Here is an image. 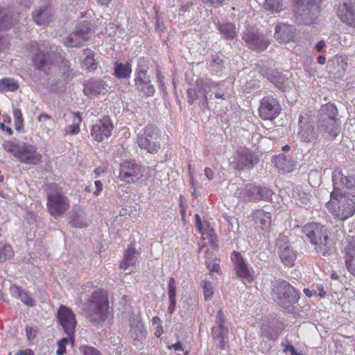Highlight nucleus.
<instances>
[{"mask_svg":"<svg viewBox=\"0 0 355 355\" xmlns=\"http://www.w3.org/2000/svg\"><path fill=\"white\" fill-rule=\"evenodd\" d=\"M332 182L334 189L326 208L335 218L346 220L355 213V178L335 171Z\"/></svg>","mask_w":355,"mask_h":355,"instance_id":"nucleus-1","label":"nucleus"},{"mask_svg":"<svg viewBox=\"0 0 355 355\" xmlns=\"http://www.w3.org/2000/svg\"><path fill=\"white\" fill-rule=\"evenodd\" d=\"M109 300L102 289L92 292L90 298L84 304V310L89 322L94 326L101 325L107 318Z\"/></svg>","mask_w":355,"mask_h":355,"instance_id":"nucleus-2","label":"nucleus"},{"mask_svg":"<svg viewBox=\"0 0 355 355\" xmlns=\"http://www.w3.org/2000/svg\"><path fill=\"white\" fill-rule=\"evenodd\" d=\"M301 232L315 246L317 253L322 256L331 254V242L324 225L318 223H309L301 228Z\"/></svg>","mask_w":355,"mask_h":355,"instance_id":"nucleus-3","label":"nucleus"},{"mask_svg":"<svg viewBox=\"0 0 355 355\" xmlns=\"http://www.w3.org/2000/svg\"><path fill=\"white\" fill-rule=\"evenodd\" d=\"M57 48L51 46L49 42L38 44L37 51L33 55V64L35 69L46 75L56 67Z\"/></svg>","mask_w":355,"mask_h":355,"instance_id":"nucleus-4","label":"nucleus"},{"mask_svg":"<svg viewBox=\"0 0 355 355\" xmlns=\"http://www.w3.org/2000/svg\"><path fill=\"white\" fill-rule=\"evenodd\" d=\"M3 146L4 150L12 153L13 156L23 164L37 165L42 161V155L31 144L6 141Z\"/></svg>","mask_w":355,"mask_h":355,"instance_id":"nucleus-5","label":"nucleus"},{"mask_svg":"<svg viewBox=\"0 0 355 355\" xmlns=\"http://www.w3.org/2000/svg\"><path fill=\"white\" fill-rule=\"evenodd\" d=\"M149 62L144 58H140L135 71L134 85L136 92L142 97H152L155 93V87L148 75Z\"/></svg>","mask_w":355,"mask_h":355,"instance_id":"nucleus-6","label":"nucleus"},{"mask_svg":"<svg viewBox=\"0 0 355 355\" xmlns=\"http://www.w3.org/2000/svg\"><path fill=\"white\" fill-rule=\"evenodd\" d=\"M275 302L283 308H289L298 302L300 293L285 280L276 281L272 288Z\"/></svg>","mask_w":355,"mask_h":355,"instance_id":"nucleus-7","label":"nucleus"},{"mask_svg":"<svg viewBox=\"0 0 355 355\" xmlns=\"http://www.w3.org/2000/svg\"><path fill=\"white\" fill-rule=\"evenodd\" d=\"M160 137L158 128L153 124H148L138 132L137 144L140 149L150 154H156L161 148Z\"/></svg>","mask_w":355,"mask_h":355,"instance_id":"nucleus-8","label":"nucleus"},{"mask_svg":"<svg viewBox=\"0 0 355 355\" xmlns=\"http://www.w3.org/2000/svg\"><path fill=\"white\" fill-rule=\"evenodd\" d=\"M295 4V15L300 24L311 25L319 13V6L315 0H293Z\"/></svg>","mask_w":355,"mask_h":355,"instance_id":"nucleus-9","label":"nucleus"},{"mask_svg":"<svg viewBox=\"0 0 355 355\" xmlns=\"http://www.w3.org/2000/svg\"><path fill=\"white\" fill-rule=\"evenodd\" d=\"M239 198L244 201L259 202L260 200L271 202L273 191L266 187L256 185L254 184H247L243 187L238 190Z\"/></svg>","mask_w":355,"mask_h":355,"instance_id":"nucleus-10","label":"nucleus"},{"mask_svg":"<svg viewBox=\"0 0 355 355\" xmlns=\"http://www.w3.org/2000/svg\"><path fill=\"white\" fill-rule=\"evenodd\" d=\"M91 35V24L85 21L76 25L74 31L62 39V43L69 48H80L89 40Z\"/></svg>","mask_w":355,"mask_h":355,"instance_id":"nucleus-11","label":"nucleus"},{"mask_svg":"<svg viewBox=\"0 0 355 355\" xmlns=\"http://www.w3.org/2000/svg\"><path fill=\"white\" fill-rule=\"evenodd\" d=\"M277 253L282 263L288 268L295 264L297 252L290 244L289 239L284 234H279L276 242Z\"/></svg>","mask_w":355,"mask_h":355,"instance_id":"nucleus-12","label":"nucleus"},{"mask_svg":"<svg viewBox=\"0 0 355 355\" xmlns=\"http://www.w3.org/2000/svg\"><path fill=\"white\" fill-rule=\"evenodd\" d=\"M46 200L48 211L55 218L62 216L70 207L68 198L61 193H49Z\"/></svg>","mask_w":355,"mask_h":355,"instance_id":"nucleus-13","label":"nucleus"},{"mask_svg":"<svg viewBox=\"0 0 355 355\" xmlns=\"http://www.w3.org/2000/svg\"><path fill=\"white\" fill-rule=\"evenodd\" d=\"M144 169L135 160H126L121 164L119 178L127 183H135L144 175Z\"/></svg>","mask_w":355,"mask_h":355,"instance_id":"nucleus-14","label":"nucleus"},{"mask_svg":"<svg viewBox=\"0 0 355 355\" xmlns=\"http://www.w3.org/2000/svg\"><path fill=\"white\" fill-rule=\"evenodd\" d=\"M259 71L263 77H266L270 83L282 91H284L289 86L288 78L281 72L272 67V62L267 64L261 62L259 64Z\"/></svg>","mask_w":355,"mask_h":355,"instance_id":"nucleus-15","label":"nucleus"},{"mask_svg":"<svg viewBox=\"0 0 355 355\" xmlns=\"http://www.w3.org/2000/svg\"><path fill=\"white\" fill-rule=\"evenodd\" d=\"M57 319L64 332L73 340L76 327L75 313L67 306L60 305L57 311Z\"/></svg>","mask_w":355,"mask_h":355,"instance_id":"nucleus-16","label":"nucleus"},{"mask_svg":"<svg viewBox=\"0 0 355 355\" xmlns=\"http://www.w3.org/2000/svg\"><path fill=\"white\" fill-rule=\"evenodd\" d=\"M228 328L225 327L224 314L219 310L216 315L215 326L211 328V336L216 345L221 349L225 348L228 342Z\"/></svg>","mask_w":355,"mask_h":355,"instance_id":"nucleus-17","label":"nucleus"},{"mask_svg":"<svg viewBox=\"0 0 355 355\" xmlns=\"http://www.w3.org/2000/svg\"><path fill=\"white\" fill-rule=\"evenodd\" d=\"M231 260L234 264V270L238 277L243 282H247L248 283L253 282L252 268L240 252L233 251L231 254Z\"/></svg>","mask_w":355,"mask_h":355,"instance_id":"nucleus-18","label":"nucleus"},{"mask_svg":"<svg viewBox=\"0 0 355 355\" xmlns=\"http://www.w3.org/2000/svg\"><path fill=\"white\" fill-rule=\"evenodd\" d=\"M242 39L246 46L254 51H263L269 44V41L266 37L257 31L246 30L243 33Z\"/></svg>","mask_w":355,"mask_h":355,"instance_id":"nucleus-19","label":"nucleus"},{"mask_svg":"<svg viewBox=\"0 0 355 355\" xmlns=\"http://www.w3.org/2000/svg\"><path fill=\"white\" fill-rule=\"evenodd\" d=\"M114 124L110 117L104 116L100 119L91 128V135L97 142L103 141L112 135Z\"/></svg>","mask_w":355,"mask_h":355,"instance_id":"nucleus-20","label":"nucleus"},{"mask_svg":"<svg viewBox=\"0 0 355 355\" xmlns=\"http://www.w3.org/2000/svg\"><path fill=\"white\" fill-rule=\"evenodd\" d=\"M280 112L281 106L276 98L269 96L261 99L259 113L263 120H272Z\"/></svg>","mask_w":355,"mask_h":355,"instance_id":"nucleus-21","label":"nucleus"},{"mask_svg":"<svg viewBox=\"0 0 355 355\" xmlns=\"http://www.w3.org/2000/svg\"><path fill=\"white\" fill-rule=\"evenodd\" d=\"M203 84L204 79H198L196 80V85L187 90L188 103L193 105L195 101L199 100V107L201 110L209 109L207 92Z\"/></svg>","mask_w":355,"mask_h":355,"instance_id":"nucleus-22","label":"nucleus"},{"mask_svg":"<svg viewBox=\"0 0 355 355\" xmlns=\"http://www.w3.org/2000/svg\"><path fill=\"white\" fill-rule=\"evenodd\" d=\"M336 15L341 22L355 29V2L345 0L339 3L336 8Z\"/></svg>","mask_w":355,"mask_h":355,"instance_id":"nucleus-23","label":"nucleus"},{"mask_svg":"<svg viewBox=\"0 0 355 355\" xmlns=\"http://www.w3.org/2000/svg\"><path fill=\"white\" fill-rule=\"evenodd\" d=\"M298 125L297 136L302 141L312 143L316 139L317 133L314 130L313 123L306 114L300 115Z\"/></svg>","mask_w":355,"mask_h":355,"instance_id":"nucleus-24","label":"nucleus"},{"mask_svg":"<svg viewBox=\"0 0 355 355\" xmlns=\"http://www.w3.org/2000/svg\"><path fill=\"white\" fill-rule=\"evenodd\" d=\"M257 156L248 148L241 147L236 150L235 155V169L241 171L250 169L257 163Z\"/></svg>","mask_w":355,"mask_h":355,"instance_id":"nucleus-25","label":"nucleus"},{"mask_svg":"<svg viewBox=\"0 0 355 355\" xmlns=\"http://www.w3.org/2000/svg\"><path fill=\"white\" fill-rule=\"evenodd\" d=\"M224 83L223 81L214 82L209 78L204 79L203 85L206 89V96L207 101L211 99L213 95L216 98L227 99V95L225 91L223 89Z\"/></svg>","mask_w":355,"mask_h":355,"instance_id":"nucleus-26","label":"nucleus"},{"mask_svg":"<svg viewBox=\"0 0 355 355\" xmlns=\"http://www.w3.org/2000/svg\"><path fill=\"white\" fill-rule=\"evenodd\" d=\"M318 128L322 136L329 140L336 138L339 133V125L336 121H318Z\"/></svg>","mask_w":355,"mask_h":355,"instance_id":"nucleus-27","label":"nucleus"},{"mask_svg":"<svg viewBox=\"0 0 355 355\" xmlns=\"http://www.w3.org/2000/svg\"><path fill=\"white\" fill-rule=\"evenodd\" d=\"M226 60L222 53L211 55L209 63V70L211 75L220 76L225 69Z\"/></svg>","mask_w":355,"mask_h":355,"instance_id":"nucleus-28","label":"nucleus"},{"mask_svg":"<svg viewBox=\"0 0 355 355\" xmlns=\"http://www.w3.org/2000/svg\"><path fill=\"white\" fill-rule=\"evenodd\" d=\"M66 121L71 122L67 125L64 128L66 134L77 135L80 132V124L82 121V118L80 112H71L65 115Z\"/></svg>","mask_w":355,"mask_h":355,"instance_id":"nucleus-29","label":"nucleus"},{"mask_svg":"<svg viewBox=\"0 0 355 355\" xmlns=\"http://www.w3.org/2000/svg\"><path fill=\"white\" fill-rule=\"evenodd\" d=\"M138 254L132 246H129L123 254V260L120 264V268L123 270H132V268L135 267L137 261Z\"/></svg>","mask_w":355,"mask_h":355,"instance_id":"nucleus-30","label":"nucleus"},{"mask_svg":"<svg viewBox=\"0 0 355 355\" xmlns=\"http://www.w3.org/2000/svg\"><path fill=\"white\" fill-rule=\"evenodd\" d=\"M274 36L279 42L287 43L295 37L293 26L287 24L277 25Z\"/></svg>","mask_w":355,"mask_h":355,"instance_id":"nucleus-31","label":"nucleus"},{"mask_svg":"<svg viewBox=\"0 0 355 355\" xmlns=\"http://www.w3.org/2000/svg\"><path fill=\"white\" fill-rule=\"evenodd\" d=\"M130 324V334L131 337L135 342L134 345L137 347H139L146 337V332L144 330V327L143 323L139 320H136L135 321V324H132V322Z\"/></svg>","mask_w":355,"mask_h":355,"instance_id":"nucleus-32","label":"nucleus"},{"mask_svg":"<svg viewBox=\"0 0 355 355\" xmlns=\"http://www.w3.org/2000/svg\"><path fill=\"white\" fill-rule=\"evenodd\" d=\"M51 13L49 5L44 3L38 9L33 12V18L37 25H45L51 19Z\"/></svg>","mask_w":355,"mask_h":355,"instance_id":"nucleus-33","label":"nucleus"},{"mask_svg":"<svg viewBox=\"0 0 355 355\" xmlns=\"http://www.w3.org/2000/svg\"><path fill=\"white\" fill-rule=\"evenodd\" d=\"M338 113L336 105L329 103L323 105L319 112L318 121H336V116Z\"/></svg>","mask_w":355,"mask_h":355,"instance_id":"nucleus-34","label":"nucleus"},{"mask_svg":"<svg viewBox=\"0 0 355 355\" xmlns=\"http://www.w3.org/2000/svg\"><path fill=\"white\" fill-rule=\"evenodd\" d=\"M275 166L281 173L291 172L294 168V163L291 157L280 154L275 159Z\"/></svg>","mask_w":355,"mask_h":355,"instance_id":"nucleus-35","label":"nucleus"},{"mask_svg":"<svg viewBox=\"0 0 355 355\" xmlns=\"http://www.w3.org/2000/svg\"><path fill=\"white\" fill-rule=\"evenodd\" d=\"M132 73V64L129 62L125 63L115 62L114 64V75L119 79H128Z\"/></svg>","mask_w":355,"mask_h":355,"instance_id":"nucleus-36","label":"nucleus"},{"mask_svg":"<svg viewBox=\"0 0 355 355\" xmlns=\"http://www.w3.org/2000/svg\"><path fill=\"white\" fill-rule=\"evenodd\" d=\"M82 68L92 71L96 69L98 63L94 59V51L90 49H85L83 51L81 60Z\"/></svg>","mask_w":355,"mask_h":355,"instance_id":"nucleus-37","label":"nucleus"},{"mask_svg":"<svg viewBox=\"0 0 355 355\" xmlns=\"http://www.w3.org/2000/svg\"><path fill=\"white\" fill-rule=\"evenodd\" d=\"M105 90L103 82L99 80H89L85 85L84 93L88 96H98Z\"/></svg>","mask_w":355,"mask_h":355,"instance_id":"nucleus-38","label":"nucleus"},{"mask_svg":"<svg viewBox=\"0 0 355 355\" xmlns=\"http://www.w3.org/2000/svg\"><path fill=\"white\" fill-rule=\"evenodd\" d=\"M217 28L225 40H233L236 37L237 32L234 24L230 21H224L217 24Z\"/></svg>","mask_w":355,"mask_h":355,"instance_id":"nucleus-39","label":"nucleus"},{"mask_svg":"<svg viewBox=\"0 0 355 355\" xmlns=\"http://www.w3.org/2000/svg\"><path fill=\"white\" fill-rule=\"evenodd\" d=\"M254 218L256 223L259 224L262 230H268L270 227L272 218L270 212L257 209L254 212Z\"/></svg>","mask_w":355,"mask_h":355,"instance_id":"nucleus-40","label":"nucleus"},{"mask_svg":"<svg viewBox=\"0 0 355 355\" xmlns=\"http://www.w3.org/2000/svg\"><path fill=\"white\" fill-rule=\"evenodd\" d=\"M167 287L169 300L168 313L171 315L174 313L177 304L175 280L173 277H171L168 279Z\"/></svg>","mask_w":355,"mask_h":355,"instance_id":"nucleus-41","label":"nucleus"},{"mask_svg":"<svg viewBox=\"0 0 355 355\" xmlns=\"http://www.w3.org/2000/svg\"><path fill=\"white\" fill-rule=\"evenodd\" d=\"M345 258V264L348 271L355 276V242L350 243Z\"/></svg>","mask_w":355,"mask_h":355,"instance_id":"nucleus-42","label":"nucleus"},{"mask_svg":"<svg viewBox=\"0 0 355 355\" xmlns=\"http://www.w3.org/2000/svg\"><path fill=\"white\" fill-rule=\"evenodd\" d=\"M279 328L275 327L274 324H263L261 330V336L273 341L279 337Z\"/></svg>","mask_w":355,"mask_h":355,"instance_id":"nucleus-43","label":"nucleus"},{"mask_svg":"<svg viewBox=\"0 0 355 355\" xmlns=\"http://www.w3.org/2000/svg\"><path fill=\"white\" fill-rule=\"evenodd\" d=\"M19 87L18 81L12 78L5 77L0 79V92H15Z\"/></svg>","mask_w":355,"mask_h":355,"instance_id":"nucleus-44","label":"nucleus"},{"mask_svg":"<svg viewBox=\"0 0 355 355\" xmlns=\"http://www.w3.org/2000/svg\"><path fill=\"white\" fill-rule=\"evenodd\" d=\"M13 256V250L10 245L0 240V263L6 261Z\"/></svg>","mask_w":355,"mask_h":355,"instance_id":"nucleus-45","label":"nucleus"},{"mask_svg":"<svg viewBox=\"0 0 355 355\" xmlns=\"http://www.w3.org/2000/svg\"><path fill=\"white\" fill-rule=\"evenodd\" d=\"M14 291L18 292V296L26 305L34 306L36 304V301L20 287L15 286Z\"/></svg>","mask_w":355,"mask_h":355,"instance_id":"nucleus-46","label":"nucleus"},{"mask_svg":"<svg viewBox=\"0 0 355 355\" xmlns=\"http://www.w3.org/2000/svg\"><path fill=\"white\" fill-rule=\"evenodd\" d=\"M111 345L110 346V349L116 355H121L123 352V345L121 343V339L119 336H114L110 338Z\"/></svg>","mask_w":355,"mask_h":355,"instance_id":"nucleus-47","label":"nucleus"},{"mask_svg":"<svg viewBox=\"0 0 355 355\" xmlns=\"http://www.w3.org/2000/svg\"><path fill=\"white\" fill-rule=\"evenodd\" d=\"M282 0H265L263 8L272 12H279L282 10Z\"/></svg>","mask_w":355,"mask_h":355,"instance_id":"nucleus-48","label":"nucleus"},{"mask_svg":"<svg viewBox=\"0 0 355 355\" xmlns=\"http://www.w3.org/2000/svg\"><path fill=\"white\" fill-rule=\"evenodd\" d=\"M69 223L72 227L77 228H83L88 225L85 217L77 213L73 216Z\"/></svg>","mask_w":355,"mask_h":355,"instance_id":"nucleus-49","label":"nucleus"},{"mask_svg":"<svg viewBox=\"0 0 355 355\" xmlns=\"http://www.w3.org/2000/svg\"><path fill=\"white\" fill-rule=\"evenodd\" d=\"M210 254L211 253L208 250H206L205 258L207 268L209 269L210 272H218L220 270L219 263L216 261L213 263L211 257H209Z\"/></svg>","mask_w":355,"mask_h":355,"instance_id":"nucleus-50","label":"nucleus"},{"mask_svg":"<svg viewBox=\"0 0 355 355\" xmlns=\"http://www.w3.org/2000/svg\"><path fill=\"white\" fill-rule=\"evenodd\" d=\"M200 284L203 289L205 300L206 301L210 300L212 298L214 294L211 282L209 281L203 280L201 282Z\"/></svg>","mask_w":355,"mask_h":355,"instance_id":"nucleus-51","label":"nucleus"},{"mask_svg":"<svg viewBox=\"0 0 355 355\" xmlns=\"http://www.w3.org/2000/svg\"><path fill=\"white\" fill-rule=\"evenodd\" d=\"M13 116L15 129L18 132L21 131L24 127V119L21 110L18 108L15 109L13 110Z\"/></svg>","mask_w":355,"mask_h":355,"instance_id":"nucleus-52","label":"nucleus"},{"mask_svg":"<svg viewBox=\"0 0 355 355\" xmlns=\"http://www.w3.org/2000/svg\"><path fill=\"white\" fill-rule=\"evenodd\" d=\"M58 64H59V67L63 69L64 73L69 71L71 65L70 62L63 57L61 55V53L57 51L56 66Z\"/></svg>","mask_w":355,"mask_h":355,"instance_id":"nucleus-53","label":"nucleus"},{"mask_svg":"<svg viewBox=\"0 0 355 355\" xmlns=\"http://www.w3.org/2000/svg\"><path fill=\"white\" fill-rule=\"evenodd\" d=\"M156 77H157V83H158L159 87L161 88L162 90L164 91L166 89L165 82H164L165 78L163 76V74L161 71L160 67L159 66H157L156 68Z\"/></svg>","mask_w":355,"mask_h":355,"instance_id":"nucleus-54","label":"nucleus"},{"mask_svg":"<svg viewBox=\"0 0 355 355\" xmlns=\"http://www.w3.org/2000/svg\"><path fill=\"white\" fill-rule=\"evenodd\" d=\"M84 355H101V354L94 347L83 345L80 348Z\"/></svg>","mask_w":355,"mask_h":355,"instance_id":"nucleus-55","label":"nucleus"},{"mask_svg":"<svg viewBox=\"0 0 355 355\" xmlns=\"http://www.w3.org/2000/svg\"><path fill=\"white\" fill-rule=\"evenodd\" d=\"M312 286H313L314 295H318L321 297H323L326 295V291L322 284H313Z\"/></svg>","mask_w":355,"mask_h":355,"instance_id":"nucleus-56","label":"nucleus"},{"mask_svg":"<svg viewBox=\"0 0 355 355\" xmlns=\"http://www.w3.org/2000/svg\"><path fill=\"white\" fill-rule=\"evenodd\" d=\"M69 343V338H63L61 340H60L58 343V349L57 350L58 354H62L66 351V345Z\"/></svg>","mask_w":355,"mask_h":355,"instance_id":"nucleus-57","label":"nucleus"},{"mask_svg":"<svg viewBox=\"0 0 355 355\" xmlns=\"http://www.w3.org/2000/svg\"><path fill=\"white\" fill-rule=\"evenodd\" d=\"M204 4L213 8H219L223 3L224 0H200Z\"/></svg>","mask_w":355,"mask_h":355,"instance_id":"nucleus-58","label":"nucleus"},{"mask_svg":"<svg viewBox=\"0 0 355 355\" xmlns=\"http://www.w3.org/2000/svg\"><path fill=\"white\" fill-rule=\"evenodd\" d=\"M337 62H338V65L343 69V72L345 73V71L348 67V63L346 60V58L345 56L341 55L338 58Z\"/></svg>","mask_w":355,"mask_h":355,"instance_id":"nucleus-59","label":"nucleus"},{"mask_svg":"<svg viewBox=\"0 0 355 355\" xmlns=\"http://www.w3.org/2000/svg\"><path fill=\"white\" fill-rule=\"evenodd\" d=\"M282 346L283 347V350L284 352H289L291 355H295V349L293 345H292L290 343H282Z\"/></svg>","mask_w":355,"mask_h":355,"instance_id":"nucleus-60","label":"nucleus"},{"mask_svg":"<svg viewBox=\"0 0 355 355\" xmlns=\"http://www.w3.org/2000/svg\"><path fill=\"white\" fill-rule=\"evenodd\" d=\"M96 190L93 191L94 195L98 196L103 190V184L100 180H96L94 182Z\"/></svg>","mask_w":355,"mask_h":355,"instance_id":"nucleus-61","label":"nucleus"},{"mask_svg":"<svg viewBox=\"0 0 355 355\" xmlns=\"http://www.w3.org/2000/svg\"><path fill=\"white\" fill-rule=\"evenodd\" d=\"M193 6V3L191 1L187 2L181 6L180 10L181 12H187L190 10V8Z\"/></svg>","mask_w":355,"mask_h":355,"instance_id":"nucleus-62","label":"nucleus"},{"mask_svg":"<svg viewBox=\"0 0 355 355\" xmlns=\"http://www.w3.org/2000/svg\"><path fill=\"white\" fill-rule=\"evenodd\" d=\"M169 349H173L175 351H183V347L180 342H177L175 344H173L171 346L168 347Z\"/></svg>","mask_w":355,"mask_h":355,"instance_id":"nucleus-63","label":"nucleus"},{"mask_svg":"<svg viewBox=\"0 0 355 355\" xmlns=\"http://www.w3.org/2000/svg\"><path fill=\"white\" fill-rule=\"evenodd\" d=\"M205 175L209 179L211 180L214 178V171L208 167L205 168Z\"/></svg>","mask_w":355,"mask_h":355,"instance_id":"nucleus-64","label":"nucleus"}]
</instances>
